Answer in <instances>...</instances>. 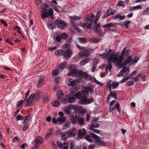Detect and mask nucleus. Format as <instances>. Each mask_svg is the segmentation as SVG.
<instances>
[{
	"mask_svg": "<svg viewBox=\"0 0 149 149\" xmlns=\"http://www.w3.org/2000/svg\"><path fill=\"white\" fill-rule=\"evenodd\" d=\"M139 59L138 57H136L134 59H132L131 56H129L123 63V58L120 56L118 57L116 55H111L109 59L108 67H109V71H111L112 68L111 63H115L116 65L121 68L123 66L127 65H131L134 63H136Z\"/></svg>",
	"mask_w": 149,
	"mask_h": 149,
	"instance_id": "obj_1",
	"label": "nucleus"
},
{
	"mask_svg": "<svg viewBox=\"0 0 149 149\" xmlns=\"http://www.w3.org/2000/svg\"><path fill=\"white\" fill-rule=\"evenodd\" d=\"M49 5L47 4H44L41 6L40 11L43 18H45L49 16L51 17H53V9L52 8H49Z\"/></svg>",
	"mask_w": 149,
	"mask_h": 149,
	"instance_id": "obj_2",
	"label": "nucleus"
},
{
	"mask_svg": "<svg viewBox=\"0 0 149 149\" xmlns=\"http://www.w3.org/2000/svg\"><path fill=\"white\" fill-rule=\"evenodd\" d=\"M82 94V93L79 91L75 94L76 98L79 99V104L86 105L89 104L93 102L94 100L93 98L88 99L86 98L88 95H83Z\"/></svg>",
	"mask_w": 149,
	"mask_h": 149,
	"instance_id": "obj_3",
	"label": "nucleus"
},
{
	"mask_svg": "<svg viewBox=\"0 0 149 149\" xmlns=\"http://www.w3.org/2000/svg\"><path fill=\"white\" fill-rule=\"evenodd\" d=\"M85 138L87 141L90 142L93 141V139L95 140L96 143L99 145L104 146L105 145V143L102 140L101 138L93 133L86 135Z\"/></svg>",
	"mask_w": 149,
	"mask_h": 149,
	"instance_id": "obj_4",
	"label": "nucleus"
},
{
	"mask_svg": "<svg viewBox=\"0 0 149 149\" xmlns=\"http://www.w3.org/2000/svg\"><path fill=\"white\" fill-rule=\"evenodd\" d=\"M64 53V57L66 59H68L71 57L72 52L70 50V45L68 43L63 45L62 47Z\"/></svg>",
	"mask_w": 149,
	"mask_h": 149,
	"instance_id": "obj_5",
	"label": "nucleus"
},
{
	"mask_svg": "<svg viewBox=\"0 0 149 149\" xmlns=\"http://www.w3.org/2000/svg\"><path fill=\"white\" fill-rule=\"evenodd\" d=\"M66 82L68 85L72 87V91H78L79 89V87L76 85L77 83V81L74 80L71 78H67L66 80Z\"/></svg>",
	"mask_w": 149,
	"mask_h": 149,
	"instance_id": "obj_6",
	"label": "nucleus"
},
{
	"mask_svg": "<svg viewBox=\"0 0 149 149\" xmlns=\"http://www.w3.org/2000/svg\"><path fill=\"white\" fill-rule=\"evenodd\" d=\"M93 88V85L91 83H89L80 92L82 93L83 95L88 96L89 93H90L91 94L93 93L94 92Z\"/></svg>",
	"mask_w": 149,
	"mask_h": 149,
	"instance_id": "obj_7",
	"label": "nucleus"
},
{
	"mask_svg": "<svg viewBox=\"0 0 149 149\" xmlns=\"http://www.w3.org/2000/svg\"><path fill=\"white\" fill-rule=\"evenodd\" d=\"M76 45L78 48L80 49H82L79 53V55L81 57H83L84 56H86V57L89 56V53L91 52V51L93 50V49H92L91 51L90 49L86 50L85 47H81L77 44H76Z\"/></svg>",
	"mask_w": 149,
	"mask_h": 149,
	"instance_id": "obj_8",
	"label": "nucleus"
},
{
	"mask_svg": "<svg viewBox=\"0 0 149 149\" xmlns=\"http://www.w3.org/2000/svg\"><path fill=\"white\" fill-rule=\"evenodd\" d=\"M119 83L118 82L114 81L112 82L111 80L108 81L107 85V88L110 91H111V88L113 89L116 88L118 86Z\"/></svg>",
	"mask_w": 149,
	"mask_h": 149,
	"instance_id": "obj_9",
	"label": "nucleus"
},
{
	"mask_svg": "<svg viewBox=\"0 0 149 149\" xmlns=\"http://www.w3.org/2000/svg\"><path fill=\"white\" fill-rule=\"evenodd\" d=\"M56 24L58 27L61 29H64L67 26V24L65 22L58 18L56 20Z\"/></svg>",
	"mask_w": 149,
	"mask_h": 149,
	"instance_id": "obj_10",
	"label": "nucleus"
},
{
	"mask_svg": "<svg viewBox=\"0 0 149 149\" xmlns=\"http://www.w3.org/2000/svg\"><path fill=\"white\" fill-rule=\"evenodd\" d=\"M116 55L115 54H110L108 53V54H107L104 53H103L102 54H98V55L100 56H102V58H106L107 60H108V62L107 63V65L106 66V70L107 71H111L109 70V67H107L108 66V63H109V57L111 55Z\"/></svg>",
	"mask_w": 149,
	"mask_h": 149,
	"instance_id": "obj_11",
	"label": "nucleus"
},
{
	"mask_svg": "<svg viewBox=\"0 0 149 149\" xmlns=\"http://www.w3.org/2000/svg\"><path fill=\"white\" fill-rule=\"evenodd\" d=\"M65 120V118L64 117L58 118L57 119L55 118H53L52 119V121L54 124H60L63 123Z\"/></svg>",
	"mask_w": 149,
	"mask_h": 149,
	"instance_id": "obj_12",
	"label": "nucleus"
},
{
	"mask_svg": "<svg viewBox=\"0 0 149 149\" xmlns=\"http://www.w3.org/2000/svg\"><path fill=\"white\" fill-rule=\"evenodd\" d=\"M95 17V16L93 14H89L85 18V19L88 22L90 21V23L92 24L94 22Z\"/></svg>",
	"mask_w": 149,
	"mask_h": 149,
	"instance_id": "obj_13",
	"label": "nucleus"
},
{
	"mask_svg": "<svg viewBox=\"0 0 149 149\" xmlns=\"http://www.w3.org/2000/svg\"><path fill=\"white\" fill-rule=\"evenodd\" d=\"M69 137L75 136L77 134V131L75 128H73L69 129L67 132Z\"/></svg>",
	"mask_w": 149,
	"mask_h": 149,
	"instance_id": "obj_14",
	"label": "nucleus"
},
{
	"mask_svg": "<svg viewBox=\"0 0 149 149\" xmlns=\"http://www.w3.org/2000/svg\"><path fill=\"white\" fill-rule=\"evenodd\" d=\"M77 66L73 64H71L70 65L69 68L70 72H68V74L69 75H71L72 74H73L76 70H77Z\"/></svg>",
	"mask_w": 149,
	"mask_h": 149,
	"instance_id": "obj_15",
	"label": "nucleus"
},
{
	"mask_svg": "<svg viewBox=\"0 0 149 149\" xmlns=\"http://www.w3.org/2000/svg\"><path fill=\"white\" fill-rule=\"evenodd\" d=\"M33 101V100L30 97V96L28 98H27L25 99V98L24 103L26 106H29L32 104Z\"/></svg>",
	"mask_w": 149,
	"mask_h": 149,
	"instance_id": "obj_16",
	"label": "nucleus"
},
{
	"mask_svg": "<svg viewBox=\"0 0 149 149\" xmlns=\"http://www.w3.org/2000/svg\"><path fill=\"white\" fill-rule=\"evenodd\" d=\"M40 95V93L39 92L36 93H32L30 95V97L31 98L32 100H37L39 98Z\"/></svg>",
	"mask_w": 149,
	"mask_h": 149,
	"instance_id": "obj_17",
	"label": "nucleus"
},
{
	"mask_svg": "<svg viewBox=\"0 0 149 149\" xmlns=\"http://www.w3.org/2000/svg\"><path fill=\"white\" fill-rule=\"evenodd\" d=\"M86 131L84 129H79L78 130V137L80 138L82 137L86 134Z\"/></svg>",
	"mask_w": 149,
	"mask_h": 149,
	"instance_id": "obj_18",
	"label": "nucleus"
},
{
	"mask_svg": "<svg viewBox=\"0 0 149 149\" xmlns=\"http://www.w3.org/2000/svg\"><path fill=\"white\" fill-rule=\"evenodd\" d=\"M112 106H110L109 111L111 112L113 110L116 108L118 111L119 112L120 111V105L118 103H117L115 106L114 107H112Z\"/></svg>",
	"mask_w": 149,
	"mask_h": 149,
	"instance_id": "obj_19",
	"label": "nucleus"
},
{
	"mask_svg": "<svg viewBox=\"0 0 149 149\" xmlns=\"http://www.w3.org/2000/svg\"><path fill=\"white\" fill-rule=\"evenodd\" d=\"M74 72L73 74H71V75H72L73 76H75L83 77L84 72L82 71H77L76 70Z\"/></svg>",
	"mask_w": 149,
	"mask_h": 149,
	"instance_id": "obj_20",
	"label": "nucleus"
},
{
	"mask_svg": "<svg viewBox=\"0 0 149 149\" xmlns=\"http://www.w3.org/2000/svg\"><path fill=\"white\" fill-rule=\"evenodd\" d=\"M130 51L129 49H126V48H124L123 50L122 51L121 56L122 58H123L124 56H127L129 53L130 52Z\"/></svg>",
	"mask_w": 149,
	"mask_h": 149,
	"instance_id": "obj_21",
	"label": "nucleus"
},
{
	"mask_svg": "<svg viewBox=\"0 0 149 149\" xmlns=\"http://www.w3.org/2000/svg\"><path fill=\"white\" fill-rule=\"evenodd\" d=\"M65 143H62L60 142H58L57 143V145L58 147L63 149H68V147L65 145Z\"/></svg>",
	"mask_w": 149,
	"mask_h": 149,
	"instance_id": "obj_22",
	"label": "nucleus"
},
{
	"mask_svg": "<svg viewBox=\"0 0 149 149\" xmlns=\"http://www.w3.org/2000/svg\"><path fill=\"white\" fill-rule=\"evenodd\" d=\"M83 77L87 80H91L93 79V77L91 75L88 74L87 72H84Z\"/></svg>",
	"mask_w": 149,
	"mask_h": 149,
	"instance_id": "obj_23",
	"label": "nucleus"
},
{
	"mask_svg": "<svg viewBox=\"0 0 149 149\" xmlns=\"http://www.w3.org/2000/svg\"><path fill=\"white\" fill-rule=\"evenodd\" d=\"M70 120L73 125H75L77 122L78 117L76 116L74 117L73 115L71 116L70 117Z\"/></svg>",
	"mask_w": 149,
	"mask_h": 149,
	"instance_id": "obj_24",
	"label": "nucleus"
},
{
	"mask_svg": "<svg viewBox=\"0 0 149 149\" xmlns=\"http://www.w3.org/2000/svg\"><path fill=\"white\" fill-rule=\"evenodd\" d=\"M55 34L56 35H61V38L63 39H66L68 36V34L65 33H61L59 32H57L55 33Z\"/></svg>",
	"mask_w": 149,
	"mask_h": 149,
	"instance_id": "obj_25",
	"label": "nucleus"
},
{
	"mask_svg": "<svg viewBox=\"0 0 149 149\" xmlns=\"http://www.w3.org/2000/svg\"><path fill=\"white\" fill-rule=\"evenodd\" d=\"M90 59L89 58H87L81 61L79 64L83 66L86 64L90 61Z\"/></svg>",
	"mask_w": 149,
	"mask_h": 149,
	"instance_id": "obj_26",
	"label": "nucleus"
},
{
	"mask_svg": "<svg viewBox=\"0 0 149 149\" xmlns=\"http://www.w3.org/2000/svg\"><path fill=\"white\" fill-rule=\"evenodd\" d=\"M90 23L89 24L88 23H83L82 25V26L84 29H90L92 27V25Z\"/></svg>",
	"mask_w": 149,
	"mask_h": 149,
	"instance_id": "obj_27",
	"label": "nucleus"
},
{
	"mask_svg": "<svg viewBox=\"0 0 149 149\" xmlns=\"http://www.w3.org/2000/svg\"><path fill=\"white\" fill-rule=\"evenodd\" d=\"M64 93L62 91H58L56 93V96L59 99H61L63 98Z\"/></svg>",
	"mask_w": 149,
	"mask_h": 149,
	"instance_id": "obj_28",
	"label": "nucleus"
},
{
	"mask_svg": "<svg viewBox=\"0 0 149 149\" xmlns=\"http://www.w3.org/2000/svg\"><path fill=\"white\" fill-rule=\"evenodd\" d=\"M126 16L125 15H120L118 13L114 16V18H118L120 20H121L124 19Z\"/></svg>",
	"mask_w": 149,
	"mask_h": 149,
	"instance_id": "obj_29",
	"label": "nucleus"
},
{
	"mask_svg": "<svg viewBox=\"0 0 149 149\" xmlns=\"http://www.w3.org/2000/svg\"><path fill=\"white\" fill-rule=\"evenodd\" d=\"M45 81V79L44 77H41L39 78L38 83V86H40L42 84H44Z\"/></svg>",
	"mask_w": 149,
	"mask_h": 149,
	"instance_id": "obj_30",
	"label": "nucleus"
},
{
	"mask_svg": "<svg viewBox=\"0 0 149 149\" xmlns=\"http://www.w3.org/2000/svg\"><path fill=\"white\" fill-rule=\"evenodd\" d=\"M111 97H113L115 99L116 98V93L115 92H111L110 93L109 95L107 97V100H109Z\"/></svg>",
	"mask_w": 149,
	"mask_h": 149,
	"instance_id": "obj_31",
	"label": "nucleus"
},
{
	"mask_svg": "<svg viewBox=\"0 0 149 149\" xmlns=\"http://www.w3.org/2000/svg\"><path fill=\"white\" fill-rule=\"evenodd\" d=\"M43 140L42 138L40 136H38L36 137L35 143L37 144H41L43 141Z\"/></svg>",
	"mask_w": 149,
	"mask_h": 149,
	"instance_id": "obj_32",
	"label": "nucleus"
},
{
	"mask_svg": "<svg viewBox=\"0 0 149 149\" xmlns=\"http://www.w3.org/2000/svg\"><path fill=\"white\" fill-rule=\"evenodd\" d=\"M68 137L69 136L67 132H64L61 135V139L62 140H65L67 139Z\"/></svg>",
	"mask_w": 149,
	"mask_h": 149,
	"instance_id": "obj_33",
	"label": "nucleus"
},
{
	"mask_svg": "<svg viewBox=\"0 0 149 149\" xmlns=\"http://www.w3.org/2000/svg\"><path fill=\"white\" fill-rule=\"evenodd\" d=\"M67 100L68 102L72 103L75 102V98L74 97L68 96L67 97Z\"/></svg>",
	"mask_w": 149,
	"mask_h": 149,
	"instance_id": "obj_34",
	"label": "nucleus"
},
{
	"mask_svg": "<svg viewBox=\"0 0 149 149\" xmlns=\"http://www.w3.org/2000/svg\"><path fill=\"white\" fill-rule=\"evenodd\" d=\"M30 118V116L29 114H27L24 117L23 120H24V121L23 122V123H27L29 121Z\"/></svg>",
	"mask_w": 149,
	"mask_h": 149,
	"instance_id": "obj_35",
	"label": "nucleus"
},
{
	"mask_svg": "<svg viewBox=\"0 0 149 149\" xmlns=\"http://www.w3.org/2000/svg\"><path fill=\"white\" fill-rule=\"evenodd\" d=\"M55 53L56 55H63L64 56V53L62 50H57L55 51Z\"/></svg>",
	"mask_w": 149,
	"mask_h": 149,
	"instance_id": "obj_36",
	"label": "nucleus"
},
{
	"mask_svg": "<svg viewBox=\"0 0 149 149\" xmlns=\"http://www.w3.org/2000/svg\"><path fill=\"white\" fill-rule=\"evenodd\" d=\"M99 125L97 123V122L93 123H93L91 125H90L89 126V128H97L99 127Z\"/></svg>",
	"mask_w": 149,
	"mask_h": 149,
	"instance_id": "obj_37",
	"label": "nucleus"
},
{
	"mask_svg": "<svg viewBox=\"0 0 149 149\" xmlns=\"http://www.w3.org/2000/svg\"><path fill=\"white\" fill-rule=\"evenodd\" d=\"M70 18L71 19V20L75 22L81 19V17H78L76 16H74L73 17H70Z\"/></svg>",
	"mask_w": 149,
	"mask_h": 149,
	"instance_id": "obj_38",
	"label": "nucleus"
},
{
	"mask_svg": "<svg viewBox=\"0 0 149 149\" xmlns=\"http://www.w3.org/2000/svg\"><path fill=\"white\" fill-rule=\"evenodd\" d=\"M77 122L80 125H81L84 124V120L83 118L78 117Z\"/></svg>",
	"mask_w": 149,
	"mask_h": 149,
	"instance_id": "obj_39",
	"label": "nucleus"
},
{
	"mask_svg": "<svg viewBox=\"0 0 149 149\" xmlns=\"http://www.w3.org/2000/svg\"><path fill=\"white\" fill-rule=\"evenodd\" d=\"M91 42L92 43H97L100 40V39H97L96 38H92L90 39Z\"/></svg>",
	"mask_w": 149,
	"mask_h": 149,
	"instance_id": "obj_40",
	"label": "nucleus"
},
{
	"mask_svg": "<svg viewBox=\"0 0 149 149\" xmlns=\"http://www.w3.org/2000/svg\"><path fill=\"white\" fill-rule=\"evenodd\" d=\"M96 25V27L95 28L94 32H95L99 33L100 32V24H97Z\"/></svg>",
	"mask_w": 149,
	"mask_h": 149,
	"instance_id": "obj_41",
	"label": "nucleus"
},
{
	"mask_svg": "<svg viewBox=\"0 0 149 149\" xmlns=\"http://www.w3.org/2000/svg\"><path fill=\"white\" fill-rule=\"evenodd\" d=\"M114 25L112 23H110L109 24H106L102 26V28H109L112 27L114 26Z\"/></svg>",
	"mask_w": 149,
	"mask_h": 149,
	"instance_id": "obj_42",
	"label": "nucleus"
},
{
	"mask_svg": "<svg viewBox=\"0 0 149 149\" xmlns=\"http://www.w3.org/2000/svg\"><path fill=\"white\" fill-rule=\"evenodd\" d=\"M58 36H56V37H55V39L56 40V41H55V42H54V44H56V42H60V43H61V37L60 36V35H58Z\"/></svg>",
	"mask_w": 149,
	"mask_h": 149,
	"instance_id": "obj_43",
	"label": "nucleus"
},
{
	"mask_svg": "<svg viewBox=\"0 0 149 149\" xmlns=\"http://www.w3.org/2000/svg\"><path fill=\"white\" fill-rule=\"evenodd\" d=\"M60 104V102L57 100L53 101L52 103V105L55 107H57Z\"/></svg>",
	"mask_w": 149,
	"mask_h": 149,
	"instance_id": "obj_44",
	"label": "nucleus"
},
{
	"mask_svg": "<svg viewBox=\"0 0 149 149\" xmlns=\"http://www.w3.org/2000/svg\"><path fill=\"white\" fill-rule=\"evenodd\" d=\"M70 125L69 123H64V124L63 125V127H62V129L63 130H65L67 129L68 127Z\"/></svg>",
	"mask_w": 149,
	"mask_h": 149,
	"instance_id": "obj_45",
	"label": "nucleus"
},
{
	"mask_svg": "<svg viewBox=\"0 0 149 149\" xmlns=\"http://www.w3.org/2000/svg\"><path fill=\"white\" fill-rule=\"evenodd\" d=\"M130 69L126 67H124L123 68V69L121 70L120 72L123 73H125L126 72L129 71Z\"/></svg>",
	"mask_w": 149,
	"mask_h": 149,
	"instance_id": "obj_46",
	"label": "nucleus"
},
{
	"mask_svg": "<svg viewBox=\"0 0 149 149\" xmlns=\"http://www.w3.org/2000/svg\"><path fill=\"white\" fill-rule=\"evenodd\" d=\"M64 111L65 113L67 114H69L71 113L70 110L67 107L65 108Z\"/></svg>",
	"mask_w": 149,
	"mask_h": 149,
	"instance_id": "obj_47",
	"label": "nucleus"
},
{
	"mask_svg": "<svg viewBox=\"0 0 149 149\" xmlns=\"http://www.w3.org/2000/svg\"><path fill=\"white\" fill-rule=\"evenodd\" d=\"M66 65V63L65 62H63L59 65V69L60 70H63L65 67Z\"/></svg>",
	"mask_w": 149,
	"mask_h": 149,
	"instance_id": "obj_48",
	"label": "nucleus"
},
{
	"mask_svg": "<svg viewBox=\"0 0 149 149\" xmlns=\"http://www.w3.org/2000/svg\"><path fill=\"white\" fill-rule=\"evenodd\" d=\"M149 14V7L146 8L143 12L142 14L143 15H146Z\"/></svg>",
	"mask_w": 149,
	"mask_h": 149,
	"instance_id": "obj_49",
	"label": "nucleus"
},
{
	"mask_svg": "<svg viewBox=\"0 0 149 149\" xmlns=\"http://www.w3.org/2000/svg\"><path fill=\"white\" fill-rule=\"evenodd\" d=\"M131 23L132 22L131 21L129 20H127L123 23V24L125 26L126 28L127 29L128 28V25Z\"/></svg>",
	"mask_w": 149,
	"mask_h": 149,
	"instance_id": "obj_50",
	"label": "nucleus"
},
{
	"mask_svg": "<svg viewBox=\"0 0 149 149\" xmlns=\"http://www.w3.org/2000/svg\"><path fill=\"white\" fill-rule=\"evenodd\" d=\"M132 8L134 10H137L139 9H141L142 8V7L141 6L138 5L136 6H133Z\"/></svg>",
	"mask_w": 149,
	"mask_h": 149,
	"instance_id": "obj_51",
	"label": "nucleus"
},
{
	"mask_svg": "<svg viewBox=\"0 0 149 149\" xmlns=\"http://www.w3.org/2000/svg\"><path fill=\"white\" fill-rule=\"evenodd\" d=\"M93 80L94 82L96 84H98L101 86H102L103 85V84L101 82L97 80L95 78H93Z\"/></svg>",
	"mask_w": 149,
	"mask_h": 149,
	"instance_id": "obj_52",
	"label": "nucleus"
},
{
	"mask_svg": "<svg viewBox=\"0 0 149 149\" xmlns=\"http://www.w3.org/2000/svg\"><path fill=\"white\" fill-rule=\"evenodd\" d=\"M48 27L50 29H52L53 23L52 21H49L47 22Z\"/></svg>",
	"mask_w": 149,
	"mask_h": 149,
	"instance_id": "obj_53",
	"label": "nucleus"
},
{
	"mask_svg": "<svg viewBox=\"0 0 149 149\" xmlns=\"http://www.w3.org/2000/svg\"><path fill=\"white\" fill-rule=\"evenodd\" d=\"M129 79V77H126L123 79H122L120 81V82L121 83H123L126 81L127 80Z\"/></svg>",
	"mask_w": 149,
	"mask_h": 149,
	"instance_id": "obj_54",
	"label": "nucleus"
},
{
	"mask_svg": "<svg viewBox=\"0 0 149 149\" xmlns=\"http://www.w3.org/2000/svg\"><path fill=\"white\" fill-rule=\"evenodd\" d=\"M39 144H37L35 143L34 146H33L32 148V149H39Z\"/></svg>",
	"mask_w": 149,
	"mask_h": 149,
	"instance_id": "obj_55",
	"label": "nucleus"
},
{
	"mask_svg": "<svg viewBox=\"0 0 149 149\" xmlns=\"http://www.w3.org/2000/svg\"><path fill=\"white\" fill-rule=\"evenodd\" d=\"M80 42L81 43L85 42L86 41V39L84 38H79Z\"/></svg>",
	"mask_w": 149,
	"mask_h": 149,
	"instance_id": "obj_56",
	"label": "nucleus"
},
{
	"mask_svg": "<svg viewBox=\"0 0 149 149\" xmlns=\"http://www.w3.org/2000/svg\"><path fill=\"white\" fill-rule=\"evenodd\" d=\"M43 100L45 102H48L49 101L48 98L46 96V95H44L43 96Z\"/></svg>",
	"mask_w": 149,
	"mask_h": 149,
	"instance_id": "obj_57",
	"label": "nucleus"
},
{
	"mask_svg": "<svg viewBox=\"0 0 149 149\" xmlns=\"http://www.w3.org/2000/svg\"><path fill=\"white\" fill-rule=\"evenodd\" d=\"M94 128H89V129L92 130L93 132L96 133H99L100 131L99 130H96Z\"/></svg>",
	"mask_w": 149,
	"mask_h": 149,
	"instance_id": "obj_58",
	"label": "nucleus"
},
{
	"mask_svg": "<svg viewBox=\"0 0 149 149\" xmlns=\"http://www.w3.org/2000/svg\"><path fill=\"white\" fill-rule=\"evenodd\" d=\"M23 103V101L22 100L19 101L17 104V105L18 107H20L22 106Z\"/></svg>",
	"mask_w": 149,
	"mask_h": 149,
	"instance_id": "obj_59",
	"label": "nucleus"
},
{
	"mask_svg": "<svg viewBox=\"0 0 149 149\" xmlns=\"http://www.w3.org/2000/svg\"><path fill=\"white\" fill-rule=\"evenodd\" d=\"M118 4L120 6H123L125 5V3L124 1H120L118 2Z\"/></svg>",
	"mask_w": 149,
	"mask_h": 149,
	"instance_id": "obj_60",
	"label": "nucleus"
},
{
	"mask_svg": "<svg viewBox=\"0 0 149 149\" xmlns=\"http://www.w3.org/2000/svg\"><path fill=\"white\" fill-rule=\"evenodd\" d=\"M67 107H68L70 110L71 109H74L75 108V106L72 104H70V105H68Z\"/></svg>",
	"mask_w": 149,
	"mask_h": 149,
	"instance_id": "obj_61",
	"label": "nucleus"
},
{
	"mask_svg": "<svg viewBox=\"0 0 149 149\" xmlns=\"http://www.w3.org/2000/svg\"><path fill=\"white\" fill-rule=\"evenodd\" d=\"M110 15V14H109V13L108 12L104 14V15L103 17L102 18L103 19L106 18L107 17L109 16Z\"/></svg>",
	"mask_w": 149,
	"mask_h": 149,
	"instance_id": "obj_62",
	"label": "nucleus"
},
{
	"mask_svg": "<svg viewBox=\"0 0 149 149\" xmlns=\"http://www.w3.org/2000/svg\"><path fill=\"white\" fill-rule=\"evenodd\" d=\"M75 142L73 141L70 143V149H72L75 146L74 145Z\"/></svg>",
	"mask_w": 149,
	"mask_h": 149,
	"instance_id": "obj_63",
	"label": "nucleus"
},
{
	"mask_svg": "<svg viewBox=\"0 0 149 149\" xmlns=\"http://www.w3.org/2000/svg\"><path fill=\"white\" fill-rule=\"evenodd\" d=\"M59 72L58 70H54L52 72V74L56 76L58 74Z\"/></svg>",
	"mask_w": 149,
	"mask_h": 149,
	"instance_id": "obj_64",
	"label": "nucleus"
}]
</instances>
